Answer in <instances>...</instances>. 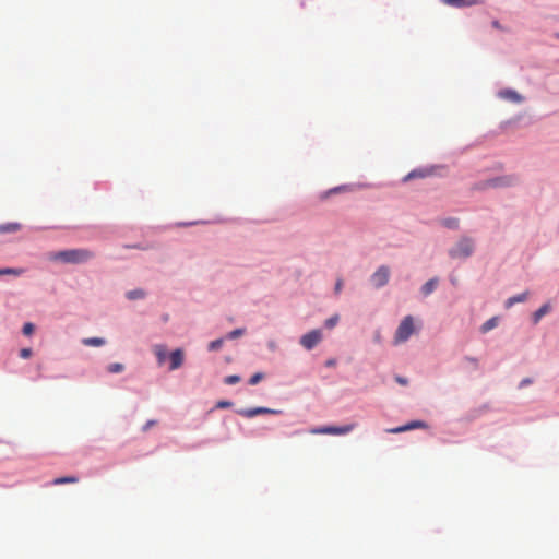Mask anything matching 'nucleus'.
<instances>
[{
	"label": "nucleus",
	"instance_id": "f257e3e1",
	"mask_svg": "<svg viewBox=\"0 0 559 559\" xmlns=\"http://www.w3.org/2000/svg\"><path fill=\"white\" fill-rule=\"evenodd\" d=\"M474 252V241L469 237H462L450 250L452 259H466Z\"/></svg>",
	"mask_w": 559,
	"mask_h": 559
},
{
	"label": "nucleus",
	"instance_id": "f03ea898",
	"mask_svg": "<svg viewBox=\"0 0 559 559\" xmlns=\"http://www.w3.org/2000/svg\"><path fill=\"white\" fill-rule=\"evenodd\" d=\"M414 320L412 316H406L396 329L394 343L400 344L406 342L414 333Z\"/></svg>",
	"mask_w": 559,
	"mask_h": 559
},
{
	"label": "nucleus",
	"instance_id": "7ed1b4c3",
	"mask_svg": "<svg viewBox=\"0 0 559 559\" xmlns=\"http://www.w3.org/2000/svg\"><path fill=\"white\" fill-rule=\"evenodd\" d=\"M355 424H348L344 426H323L313 428L310 430L312 435H346L354 430Z\"/></svg>",
	"mask_w": 559,
	"mask_h": 559
},
{
	"label": "nucleus",
	"instance_id": "20e7f679",
	"mask_svg": "<svg viewBox=\"0 0 559 559\" xmlns=\"http://www.w3.org/2000/svg\"><path fill=\"white\" fill-rule=\"evenodd\" d=\"M390 278V269L386 265H381L371 275L370 281L376 288H381L388 284Z\"/></svg>",
	"mask_w": 559,
	"mask_h": 559
},
{
	"label": "nucleus",
	"instance_id": "39448f33",
	"mask_svg": "<svg viewBox=\"0 0 559 559\" xmlns=\"http://www.w3.org/2000/svg\"><path fill=\"white\" fill-rule=\"evenodd\" d=\"M322 341V332L321 330H312L300 338V344L307 350L312 349Z\"/></svg>",
	"mask_w": 559,
	"mask_h": 559
},
{
	"label": "nucleus",
	"instance_id": "423d86ee",
	"mask_svg": "<svg viewBox=\"0 0 559 559\" xmlns=\"http://www.w3.org/2000/svg\"><path fill=\"white\" fill-rule=\"evenodd\" d=\"M426 427H427V425H426L425 421L413 420V421L407 423L406 425L399 426V427H395V428H390V429L386 430V432H389V433H401V432H405V431H408V430L418 429V428H426Z\"/></svg>",
	"mask_w": 559,
	"mask_h": 559
},
{
	"label": "nucleus",
	"instance_id": "0eeeda50",
	"mask_svg": "<svg viewBox=\"0 0 559 559\" xmlns=\"http://www.w3.org/2000/svg\"><path fill=\"white\" fill-rule=\"evenodd\" d=\"M281 413H282V411H280V409H271V408H266V407H255V408L239 411V414L246 418H252L260 414H281Z\"/></svg>",
	"mask_w": 559,
	"mask_h": 559
},
{
	"label": "nucleus",
	"instance_id": "6e6552de",
	"mask_svg": "<svg viewBox=\"0 0 559 559\" xmlns=\"http://www.w3.org/2000/svg\"><path fill=\"white\" fill-rule=\"evenodd\" d=\"M183 359H185V354H183L182 349L178 348V349H175L174 352H171L169 355V361H170L169 370L174 371V370L180 368L183 364Z\"/></svg>",
	"mask_w": 559,
	"mask_h": 559
},
{
	"label": "nucleus",
	"instance_id": "1a4fd4ad",
	"mask_svg": "<svg viewBox=\"0 0 559 559\" xmlns=\"http://www.w3.org/2000/svg\"><path fill=\"white\" fill-rule=\"evenodd\" d=\"M444 4L454 8H465L484 3V0H441Z\"/></svg>",
	"mask_w": 559,
	"mask_h": 559
},
{
	"label": "nucleus",
	"instance_id": "9d476101",
	"mask_svg": "<svg viewBox=\"0 0 559 559\" xmlns=\"http://www.w3.org/2000/svg\"><path fill=\"white\" fill-rule=\"evenodd\" d=\"M93 253L85 249L72 250V263H82L90 260Z\"/></svg>",
	"mask_w": 559,
	"mask_h": 559
},
{
	"label": "nucleus",
	"instance_id": "9b49d317",
	"mask_svg": "<svg viewBox=\"0 0 559 559\" xmlns=\"http://www.w3.org/2000/svg\"><path fill=\"white\" fill-rule=\"evenodd\" d=\"M499 96L503 99L513 102V103H521L523 100V97L513 90H503L499 93Z\"/></svg>",
	"mask_w": 559,
	"mask_h": 559
},
{
	"label": "nucleus",
	"instance_id": "f8f14e48",
	"mask_svg": "<svg viewBox=\"0 0 559 559\" xmlns=\"http://www.w3.org/2000/svg\"><path fill=\"white\" fill-rule=\"evenodd\" d=\"M154 354L157 358L158 365H163L167 358V349L165 345H155L154 346Z\"/></svg>",
	"mask_w": 559,
	"mask_h": 559
},
{
	"label": "nucleus",
	"instance_id": "ddd939ff",
	"mask_svg": "<svg viewBox=\"0 0 559 559\" xmlns=\"http://www.w3.org/2000/svg\"><path fill=\"white\" fill-rule=\"evenodd\" d=\"M21 227L22 226L19 223L0 224V234L16 233L21 229Z\"/></svg>",
	"mask_w": 559,
	"mask_h": 559
},
{
	"label": "nucleus",
	"instance_id": "4468645a",
	"mask_svg": "<svg viewBox=\"0 0 559 559\" xmlns=\"http://www.w3.org/2000/svg\"><path fill=\"white\" fill-rule=\"evenodd\" d=\"M437 285H438V278H436V277L431 278L423 285L421 293L425 296H428L436 289Z\"/></svg>",
	"mask_w": 559,
	"mask_h": 559
},
{
	"label": "nucleus",
	"instance_id": "2eb2a0df",
	"mask_svg": "<svg viewBox=\"0 0 559 559\" xmlns=\"http://www.w3.org/2000/svg\"><path fill=\"white\" fill-rule=\"evenodd\" d=\"M527 295L528 293L527 292H524L522 294H519L516 296H512L510 297L507 301H506V307L507 308H510L512 307L513 305H515L516 302H523L526 300L527 298Z\"/></svg>",
	"mask_w": 559,
	"mask_h": 559
},
{
	"label": "nucleus",
	"instance_id": "dca6fc26",
	"mask_svg": "<svg viewBox=\"0 0 559 559\" xmlns=\"http://www.w3.org/2000/svg\"><path fill=\"white\" fill-rule=\"evenodd\" d=\"M550 311V306L548 304L543 305L539 309H537L533 314L534 323H537L545 314Z\"/></svg>",
	"mask_w": 559,
	"mask_h": 559
},
{
	"label": "nucleus",
	"instance_id": "f3484780",
	"mask_svg": "<svg viewBox=\"0 0 559 559\" xmlns=\"http://www.w3.org/2000/svg\"><path fill=\"white\" fill-rule=\"evenodd\" d=\"M49 259L53 261L62 260L63 262H70V251L64 250L57 253H50Z\"/></svg>",
	"mask_w": 559,
	"mask_h": 559
},
{
	"label": "nucleus",
	"instance_id": "a211bd4d",
	"mask_svg": "<svg viewBox=\"0 0 559 559\" xmlns=\"http://www.w3.org/2000/svg\"><path fill=\"white\" fill-rule=\"evenodd\" d=\"M511 183H512V178H509V177L496 178L490 181V186H492V187L509 186Z\"/></svg>",
	"mask_w": 559,
	"mask_h": 559
},
{
	"label": "nucleus",
	"instance_id": "6ab92c4d",
	"mask_svg": "<svg viewBox=\"0 0 559 559\" xmlns=\"http://www.w3.org/2000/svg\"><path fill=\"white\" fill-rule=\"evenodd\" d=\"M145 297V293L142 289H133L127 293V298L130 300L142 299Z\"/></svg>",
	"mask_w": 559,
	"mask_h": 559
},
{
	"label": "nucleus",
	"instance_id": "aec40b11",
	"mask_svg": "<svg viewBox=\"0 0 559 559\" xmlns=\"http://www.w3.org/2000/svg\"><path fill=\"white\" fill-rule=\"evenodd\" d=\"M83 344L88 346H102L105 344V340L100 337L84 338Z\"/></svg>",
	"mask_w": 559,
	"mask_h": 559
},
{
	"label": "nucleus",
	"instance_id": "412c9836",
	"mask_svg": "<svg viewBox=\"0 0 559 559\" xmlns=\"http://www.w3.org/2000/svg\"><path fill=\"white\" fill-rule=\"evenodd\" d=\"M497 326V318H491L487 320L480 328L483 333H487L488 331L492 330Z\"/></svg>",
	"mask_w": 559,
	"mask_h": 559
},
{
	"label": "nucleus",
	"instance_id": "4be33fe9",
	"mask_svg": "<svg viewBox=\"0 0 559 559\" xmlns=\"http://www.w3.org/2000/svg\"><path fill=\"white\" fill-rule=\"evenodd\" d=\"M23 273V270L22 269H13V267H5V269H0V276L1 275H14V276H19Z\"/></svg>",
	"mask_w": 559,
	"mask_h": 559
},
{
	"label": "nucleus",
	"instance_id": "5701e85b",
	"mask_svg": "<svg viewBox=\"0 0 559 559\" xmlns=\"http://www.w3.org/2000/svg\"><path fill=\"white\" fill-rule=\"evenodd\" d=\"M427 174L424 170H413L408 175L405 176L404 181H408V180L414 179V178H423Z\"/></svg>",
	"mask_w": 559,
	"mask_h": 559
},
{
	"label": "nucleus",
	"instance_id": "b1692460",
	"mask_svg": "<svg viewBox=\"0 0 559 559\" xmlns=\"http://www.w3.org/2000/svg\"><path fill=\"white\" fill-rule=\"evenodd\" d=\"M224 340L217 338L209 343V350H218L223 346Z\"/></svg>",
	"mask_w": 559,
	"mask_h": 559
},
{
	"label": "nucleus",
	"instance_id": "393cba45",
	"mask_svg": "<svg viewBox=\"0 0 559 559\" xmlns=\"http://www.w3.org/2000/svg\"><path fill=\"white\" fill-rule=\"evenodd\" d=\"M245 333V329H236V330H233L230 331L228 334H227V338L229 340H235L241 335H243Z\"/></svg>",
	"mask_w": 559,
	"mask_h": 559
},
{
	"label": "nucleus",
	"instance_id": "a878e982",
	"mask_svg": "<svg viewBox=\"0 0 559 559\" xmlns=\"http://www.w3.org/2000/svg\"><path fill=\"white\" fill-rule=\"evenodd\" d=\"M124 369L123 365L122 364H111L108 366V371L111 372V373H118V372H121L122 370Z\"/></svg>",
	"mask_w": 559,
	"mask_h": 559
},
{
	"label": "nucleus",
	"instance_id": "bb28decb",
	"mask_svg": "<svg viewBox=\"0 0 559 559\" xmlns=\"http://www.w3.org/2000/svg\"><path fill=\"white\" fill-rule=\"evenodd\" d=\"M444 226L451 229H456L459 227V219L457 218H448L444 221Z\"/></svg>",
	"mask_w": 559,
	"mask_h": 559
},
{
	"label": "nucleus",
	"instance_id": "cd10ccee",
	"mask_svg": "<svg viewBox=\"0 0 559 559\" xmlns=\"http://www.w3.org/2000/svg\"><path fill=\"white\" fill-rule=\"evenodd\" d=\"M263 373L257 372L249 379V384L255 385L263 379Z\"/></svg>",
	"mask_w": 559,
	"mask_h": 559
},
{
	"label": "nucleus",
	"instance_id": "c85d7f7f",
	"mask_svg": "<svg viewBox=\"0 0 559 559\" xmlns=\"http://www.w3.org/2000/svg\"><path fill=\"white\" fill-rule=\"evenodd\" d=\"M240 381V377L237 376V374H231V376H228L225 378L224 382L226 384H229V385H233V384H236Z\"/></svg>",
	"mask_w": 559,
	"mask_h": 559
},
{
	"label": "nucleus",
	"instance_id": "c756f323",
	"mask_svg": "<svg viewBox=\"0 0 559 559\" xmlns=\"http://www.w3.org/2000/svg\"><path fill=\"white\" fill-rule=\"evenodd\" d=\"M337 322H338V316H337V314H335V316H333V317L329 318V319L325 321V326H326L328 329H332V328H334V326L337 324Z\"/></svg>",
	"mask_w": 559,
	"mask_h": 559
},
{
	"label": "nucleus",
	"instance_id": "7c9ffc66",
	"mask_svg": "<svg viewBox=\"0 0 559 559\" xmlns=\"http://www.w3.org/2000/svg\"><path fill=\"white\" fill-rule=\"evenodd\" d=\"M34 330H35V326H34V324H33V323H29V322H28V323H25V324L23 325V334H24V335H27V336L32 335V334H33V332H34Z\"/></svg>",
	"mask_w": 559,
	"mask_h": 559
},
{
	"label": "nucleus",
	"instance_id": "2f4dec72",
	"mask_svg": "<svg viewBox=\"0 0 559 559\" xmlns=\"http://www.w3.org/2000/svg\"><path fill=\"white\" fill-rule=\"evenodd\" d=\"M32 356V349L31 348H22L20 350V357L23 359H27Z\"/></svg>",
	"mask_w": 559,
	"mask_h": 559
},
{
	"label": "nucleus",
	"instance_id": "473e14b6",
	"mask_svg": "<svg viewBox=\"0 0 559 559\" xmlns=\"http://www.w3.org/2000/svg\"><path fill=\"white\" fill-rule=\"evenodd\" d=\"M68 483H70V476H64V477L56 478L52 481L53 485L68 484Z\"/></svg>",
	"mask_w": 559,
	"mask_h": 559
},
{
	"label": "nucleus",
	"instance_id": "72a5a7b5",
	"mask_svg": "<svg viewBox=\"0 0 559 559\" xmlns=\"http://www.w3.org/2000/svg\"><path fill=\"white\" fill-rule=\"evenodd\" d=\"M156 424H157V421H156V420H154V419L147 420V421L145 423V425L143 426L142 430L145 432V431H147L151 427L155 426Z\"/></svg>",
	"mask_w": 559,
	"mask_h": 559
},
{
	"label": "nucleus",
	"instance_id": "f704fd0d",
	"mask_svg": "<svg viewBox=\"0 0 559 559\" xmlns=\"http://www.w3.org/2000/svg\"><path fill=\"white\" fill-rule=\"evenodd\" d=\"M343 288V280L338 278L335 283V293L340 294Z\"/></svg>",
	"mask_w": 559,
	"mask_h": 559
},
{
	"label": "nucleus",
	"instance_id": "c9c22d12",
	"mask_svg": "<svg viewBox=\"0 0 559 559\" xmlns=\"http://www.w3.org/2000/svg\"><path fill=\"white\" fill-rule=\"evenodd\" d=\"M231 406V402L229 401H221L217 403V407L218 408H226V407H229Z\"/></svg>",
	"mask_w": 559,
	"mask_h": 559
},
{
	"label": "nucleus",
	"instance_id": "e433bc0d",
	"mask_svg": "<svg viewBox=\"0 0 559 559\" xmlns=\"http://www.w3.org/2000/svg\"><path fill=\"white\" fill-rule=\"evenodd\" d=\"M344 190H345V188H344V187H337V188L331 189L330 191H328V192L325 193V197H328V195H330V194H332V193H336V192L344 191Z\"/></svg>",
	"mask_w": 559,
	"mask_h": 559
},
{
	"label": "nucleus",
	"instance_id": "4c0bfd02",
	"mask_svg": "<svg viewBox=\"0 0 559 559\" xmlns=\"http://www.w3.org/2000/svg\"><path fill=\"white\" fill-rule=\"evenodd\" d=\"M395 381L402 385H406L408 383L407 379L406 378H403V377H395Z\"/></svg>",
	"mask_w": 559,
	"mask_h": 559
},
{
	"label": "nucleus",
	"instance_id": "58836bf2",
	"mask_svg": "<svg viewBox=\"0 0 559 559\" xmlns=\"http://www.w3.org/2000/svg\"><path fill=\"white\" fill-rule=\"evenodd\" d=\"M531 383H532V380H531L530 378H525V379H523V380L521 381V383H520V388H523V386L528 385V384H531Z\"/></svg>",
	"mask_w": 559,
	"mask_h": 559
},
{
	"label": "nucleus",
	"instance_id": "ea45409f",
	"mask_svg": "<svg viewBox=\"0 0 559 559\" xmlns=\"http://www.w3.org/2000/svg\"><path fill=\"white\" fill-rule=\"evenodd\" d=\"M466 360L469 361L471 364H473L475 367H477V359L476 358H473V357H466Z\"/></svg>",
	"mask_w": 559,
	"mask_h": 559
},
{
	"label": "nucleus",
	"instance_id": "a19ab883",
	"mask_svg": "<svg viewBox=\"0 0 559 559\" xmlns=\"http://www.w3.org/2000/svg\"><path fill=\"white\" fill-rule=\"evenodd\" d=\"M325 365H326L328 367H334V366L336 365V360H335V359H329V360L325 362Z\"/></svg>",
	"mask_w": 559,
	"mask_h": 559
},
{
	"label": "nucleus",
	"instance_id": "79ce46f5",
	"mask_svg": "<svg viewBox=\"0 0 559 559\" xmlns=\"http://www.w3.org/2000/svg\"><path fill=\"white\" fill-rule=\"evenodd\" d=\"M492 25H493L495 27H497V28L499 27V23H498L497 21H495V22L492 23Z\"/></svg>",
	"mask_w": 559,
	"mask_h": 559
}]
</instances>
